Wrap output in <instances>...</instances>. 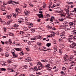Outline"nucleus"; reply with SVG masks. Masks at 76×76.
Listing matches in <instances>:
<instances>
[{
  "instance_id": "1",
  "label": "nucleus",
  "mask_w": 76,
  "mask_h": 76,
  "mask_svg": "<svg viewBox=\"0 0 76 76\" xmlns=\"http://www.w3.org/2000/svg\"><path fill=\"white\" fill-rule=\"evenodd\" d=\"M39 13H41V14H36V15H37V16H38V17H39V18H43V15H42V12L39 11Z\"/></svg>"
},
{
  "instance_id": "2",
  "label": "nucleus",
  "mask_w": 76,
  "mask_h": 76,
  "mask_svg": "<svg viewBox=\"0 0 76 76\" xmlns=\"http://www.w3.org/2000/svg\"><path fill=\"white\" fill-rule=\"evenodd\" d=\"M44 67V65L42 64L40 66H39L37 70H41V69H42V68H43V67Z\"/></svg>"
},
{
  "instance_id": "3",
  "label": "nucleus",
  "mask_w": 76,
  "mask_h": 76,
  "mask_svg": "<svg viewBox=\"0 0 76 76\" xmlns=\"http://www.w3.org/2000/svg\"><path fill=\"white\" fill-rule=\"evenodd\" d=\"M12 53L14 57H18V55H16L15 54V50H12Z\"/></svg>"
},
{
  "instance_id": "4",
  "label": "nucleus",
  "mask_w": 76,
  "mask_h": 76,
  "mask_svg": "<svg viewBox=\"0 0 76 76\" xmlns=\"http://www.w3.org/2000/svg\"><path fill=\"white\" fill-rule=\"evenodd\" d=\"M69 39H76V37L74 38V37L72 35H70L69 36Z\"/></svg>"
},
{
  "instance_id": "5",
  "label": "nucleus",
  "mask_w": 76,
  "mask_h": 76,
  "mask_svg": "<svg viewBox=\"0 0 76 76\" xmlns=\"http://www.w3.org/2000/svg\"><path fill=\"white\" fill-rule=\"evenodd\" d=\"M53 19H54V17H51L50 19V21L51 22V23H53Z\"/></svg>"
},
{
  "instance_id": "6",
  "label": "nucleus",
  "mask_w": 76,
  "mask_h": 76,
  "mask_svg": "<svg viewBox=\"0 0 76 76\" xmlns=\"http://www.w3.org/2000/svg\"><path fill=\"white\" fill-rule=\"evenodd\" d=\"M5 56L6 57H8L9 56V53H6L5 54Z\"/></svg>"
},
{
  "instance_id": "7",
  "label": "nucleus",
  "mask_w": 76,
  "mask_h": 76,
  "mask_svg": "<svg viewBox=\"0 0 76 76\" xmlns=\"http://www.w3.org/2000/svg\"><path fill=\"white\" fill-rule=\"evenodd\" d=\"M75 46L73 45H71L70 46V47L71 49H74L75 48Z\"/></svg>"
},
{
  "instance_id": "8",
  "label": "nucleus",
  "mask_w": 76,
  "mask_h": 76,
  "mask_svg": "<svg viewBox=\"0 0 76 76\" xmlns=\"http://www.w3.org/2000/svg\"><path fill=\"white\" fill-rule=\"evenodd\" d=\"M67 40L68 41H69V42H73V40L69 38L67 39Z\"/></svg>"
},
{
  "instance_id": "9",
  "label": "nucleus",
  "mask_w": 76,
  "mask_h": 76,
  "mask_svg": "<svg viewBox=\"0 0 76 76\" xmlns=\"http://www.w3.org/2000/svg\"><path fill=\"white\" fill-rule=\"evenodd\" d=\"M61 8H59L58 10H57V11H56V12H58V13H60V12H61Z\"/></svg>"
},
{
  "instance_id": "10",
  "label": "nucleus",
  "mask_w": 76,
  "mask_h": 76,
  "mask_svg": "<svg viewBox=\"0 0 76 76\" xmlns=\"http://www.w3.org/2000/svg\"><path fill=\"white\" fill-rule=\"evenodd\" d=\"M15 50H16L17 51H21V50H20L19 48H14Z\"/></svg>"
},
{
  "instance_id": "11",
  "label": "nucleus",
  "mask_w": 76,
  "mask_h": 76,
  "mask_svg": "<svg viewBox=\"0 0 76 76\" xmlns=\"http://www.w3.org/2000/svg\"><path fill=\"white\" fill-rule=\"evenodd\" d=\"M16 12H17V13H19V9L18 8H17L15 9Z\"/></svg>"
},
{
  "instance_id": "12",
  "label": "nucleus",
  "mask_w": 76,
  "mask_h": 76,
  "mask_svg": "<svg viewBox=\"0 0 76 76\" xmlns=\"http://www.w3.org/2000/svg\"><path fill=\"white\" fill-rule=\"evenodd\" d=\"M29 13V12L28 11H26V12L25 14V15H27V16H28L29 15V14H28Z\"/></svg>"
},
{
  "instance_id": "13",
  "label": "nucleus",
  "mask_w": 76,
  "mask_h": 76,
  "mask_svg": "<svg viewBox=\"0 0 76 76\" xmlns=\"http://www.w3.org/2000/svg\"><path fill=\"white\" fill-rule=\"evenodd\" d=\"M75 65V62H72L71 64V66H74Z\"/></svg>"
},
{
  "instance_id": "14",
  "label": "nucleus",
  "mask_w": 76,
  "mask_h": 76,
  "mask_svg": "<svg viewBox=\"0 0 76 76\" xmlns=\"http://www.w3.org/2000/svg\"><path fill=\"white\" fill-rule=\"evenodd\" d=\"M50 66V64H46L45 67H48H48H50V66Z\"/></svg>"
},
{
  "instance_id": "15",
  "label": "nucleus",
  "mask_w": 76,
  "mask_h": 76,
  "mask_svg": "<svg viewBox=\"0 0 76 76\" xmlns=\"http://www.w3.org/2000/svg\"><path fill=\"white\" fill-rule=\"evenodd\" d=\"M8 42H10V45H11V44H12V40L11 39H9V41H8Z\"/></svg>"
},
{
  "instance_id": "16",
  "label": "nucleus",
  "mask_w": 76,
  "mask_h": 76,
  "mask_svg": "<svg viewBox=\"0 0 76 76\" xmlns=\"http://www.w3.org/2000/svg\"><path fill=\"white\" fill-rule=\"evenodd\" d=\"M61 38H64V34H62L61 35Z\"/></svg>"
},
{
  "instance_id": "17",
  "label": "nucleus",
  "mask_w": 76,
  "mask_h": 76,
  "mask_svg": "<svg viewBox=\"0 0 76 76\" xmlns=\"http://www.w3.org/2000/svg\"><path fill=\"white\" fill-rule=\"evenodd\" d=\"M1 71H3L4 72H5L6 71V69L2 68L1 69Z\"/></svg>"
},
{
  "instance_id": "18",
  "label": "nucleus",
  "mask_w": 76,
  "mask_h": 76,
  "mask_svg": "<svg viewBox=\"0 0 76 76\" xmlns=\"http://www.w3.org/2000/svg\"><path fill=\"white\" fill-rule=\"evenodd\" d=\"M51 43H48L46 44V45L47 47H50V46H51Z\"/></svg>"
},
{
  "instance_id": "19",
  "label": "nucleus",
  "mask_w": 76,
  "mask_h": 76,
  "mask_svg": "<svg viewBox=\"0 0 76 76\" xmlns=\"http://www.w3.org/2000/svg\"><path fill=\"white\" fill-rule=\"evenodd\" d=\"M1 23H2V24H3L4 25V24H6V22H5V21H2Z\"/></svg>"
},
{
  "instance_id": "20",
  "label": "nucleus",
  "mask_w": 76,
  "mask_h": 76,
  "mask_svg": "<svg viewBox=\"0 0 76 76\" xmlns=\"http://www.w3.org/2000/svg\"><path fill=\"white\" fill-rule=\"evenodd\" d=\"M37 45H41V43L40 42H37Z\"/></svg>"
},
{
  "instance_id": "21",
  "label": "nucleus",
  "mask_w": 76,
  "mask_h": 76,
  "mask_svg": "<svg viewBox=\"0 0 76 76\" xmlns=\"http://www.w3.org/2000/svg\"><path fill=\"white\" fill-rule=\"evenodd\" d=\"M47 69H48V70H50V71H51V69H51V67H49Z\"/></svg>"
},
{
  "instance_id": "22",
  "label": "nucleus",
  "mask_w": 76,
  "mask_h": 76,
  "mask_svg": "<svg viewBox=\"0 0 76 76\" xmlns=\"http://www.w3.org/2000/svg\"><path fill=\"white\" fill-rule=\"evenodd\" d=\"M47 30H48V31H50L51 29V28L50 27V26H48V28H47Z\"/></svg>"
},
{
  "instance_id": "23",
  "label": "nucleus",
  "mask_w": 76,
  "mask_h": 76,
  "mask_svg": "<svg viewBox=\"0 0 76 76\" xmlns=\"http://www.w3.org/2000/svg\"><path fill=\"white\" fill-rule=\"evenodd\" d=\"M31 31L32 32H35V30L33 29H30Z\"/></svg>"
},
{
  "instance_id": "24",
  "label": "nucleus",
  "mask_w": 76,
  "mask_h": 76,
  "mask_svg": "<svg viewBox=\"0 0 76 76\" xmlns=\"http://www.w3.org/2000/svg\"><path fill=\"white\" fill-rule=\"evenodd\" d=\"M73 34H74V38H75V37H76V32L74 33Z\"/></svg>"
},
{
  "instance_id": "25",
  "label": "nucleus",
  "mask_w": 76,
  "mask_h": 76,
  "mask_svg": "<svg viewBox=\"0 0 76 76\" xmlns=\"http://www.w3.org/2000/svg\"><path fill=\"white\" fill-rule=\"evenodd\" d=\"M10 21H8L7 23V25H10Z\"/></svg>"
},
{
  "instance_id": "26",
  "label": "nucleus",
  "mask_w": 76,
  "mask_h": 76,
  "mask_svg": "<svg viewBox=\"0 0 76 76\" xmlns=\"http://www.w3.org/2000/svg\"><path fill=\"white\" fill-rule=\"evenodd\" d=\"M29 25H30L31 26V27H29V28H31V27H33V26H32V25H33V24H32V23H30L29 24Z\"/></svg>"
},
{
  "instance_id": "27",
  "label": "nucleus",
  "mask_w": 76,
  "mask_h": 76,
  "mask_svg": "<svg viewBox=\"0 0 76 76\" xmlns=\"http://www.w3.org/2000/svg\"><path fill=\"white\" fill-rule=\"evenodd\" d=\"M73 23H72V22H70L69 23V26H73Z\"/></svg>"
},
{
  "instance_id": "28",
  "label": "nucleus",
  "mask_w": 76,
  "mask_h": 76,
  "mask_svg": "<svg viewBox=\"0 0 76 76\" xmlns=\"http://www.w3.org/2000/svg\"><path fill=\"white\" fill-rule=\"evenodd\" d=\"M53 36V34H51L49 36L47 35V37H52Z\"/></svg>"
},
{
  "instance_id": "29",
  "label": "nucleus",
  "mask_w": 76,
  "mask_h": 76,
  "mask_svg": "<svg viewBox=\"0 0 76 76\" xmlns=\"http://www.w3.org/2000/svg\"><path fill=\"white\" fill-rule=\"evenodd\" d=\"M66 68H65V67H64V66H63V68H62V69L63 70H66Z\"/></svg>"
},
{
  "instance_id": "30",
  "label": "nucleus",
  "mask_w": 76,
  "mask_h": 76,
  "mask_svg": "<svg viewBox=\"0 0 76 76\" xmlns=\"http://www.w3.org/2000/svg\"><path fill=\"white\" fill-rule=\"evenodd\" d=\"M36 37H37L36 36ZM37 39H40V38H41V36H38L37 37Z\"/></svg>"
},
{
  "instance_id": "31",
  "label": "nucleus",
  "mask_w": 76,
  "mask_h": 76,
  "mask_svg": "<svg viewBox=\"0 0 76 76\" xmlns=\"http://www.w3.org/2000/svg\"><path fill=\"white\" fill-rule=\"evenodd\" d=\"M59 20L60 21H61V22L63 21V20H64V19H59Z\"/></svg>"
},
{
  "instance_id": "32",
  "label": "nucleus",
  "mask_w": 76,
  "mask_h": 76,
  "mask_svg": "<svg viewBox=\"0 0 76 76\" xmlns=\"http://www.w3.org/2000/svg\"><path fill=\"white\" fill-rule=\"evenodd\" d=\"M46 17L47 18H49V17H50V15L48 14L46 16Z\"/></svg>"
},
{
  "instance_id": "33",
  "label": "nucleus",
  "mask_w": 76,
  "mask_h": 76,
  "mask_svg": "<svg viewBox=\"0 0 76 76\" xmlns=\"http://www.w3.org/2000/svg\"><path fill=\"white\" fill-rule=\"evenodd\" d=\"M54 52H56L57 49L56 48H54Z\"/></svg>"
},
{
  "instance_id": "34",
  "label": "nucleus",
  "mask_w": 76,
  "mask_h": 76,
  "mask_svg": "<svg viewBox=\"0 0 76 76\" xmlns=\"http://www.w3.org/2000/svg\"><path fill=\"white\" fill-rule=\"evenodd\" d=\"M20 34H23V31H20Z\"/></svg>"
},
{
  "instance_id": "35",
  "label": "nucleus",
  "mask_w": 76,
  "mask_h": 76,
  "mask_svg": "<svg viewBox=\"0 0 76 76\" xmlns=\"http://www.w3.org/2000/svg\"><path fill=\"white\" fill-rule=\"evenodd\" d=\"M13 16L14 18H16V15H15L14 13L13 14Z\"/></svg>"
},
{
  "instance_id": "36",
  "label": "nucleus",
  "mask_w": 76,
  "mask_h": 76,
  "mask_svg": "<svg viewBox=\"0 0 76 76\" xmlns=\"http://www.w3.org/2000/svg\"><path fill=\"white\" fill-rule=\"evenodd\" d=\"M66 14L67 15H68V16H70V15H69V11L66 12Z\"/></svg>"
},
{
  "instance_id": "37",
  "label": "nucleus",
  "mask_w": 76,
  "mask_h": 76,
  "mask_svg": "<svg viewBox=\"0 0 76 76\" xmlns=\"http://www.w3.org/2000/svg\"><path fill=\"white\" fill-rule=\"evenodd\" d=\"M61 46L62 48H64V45H63V44H61Z\"/></svg>"
},
{
  "instance_id": "38",
  "label": "nucleus",
  "mask_w": 76,
  "mask_h": 76,
  "mask_svg": "<svg viewBox=\"0 0 76 76\" xmlns=\"http://www.w3.org/2000/svg\"><path fill=\"white\" fill-rule=\"evenodd\" d=\"M8 3L9 4H10V3H12V1H8Z\"/></svg>"
},
{
  "instance_id": "39",
  "label": "nucleus",
  "mask_w": 76,
  "mask_h": 76,
  "mask_svg": "<svg viewBox=\"0 0 76 76\" xmlns=\"http://www.w3.org/2000/svg\"><path fill=\"white\" fill-rule=\"evenodd\" d=\"M10 36H12V37H13V36H14V34H13V33H12L10 35Z\"/></svg>"
},
{
  "instance_id": "40",
  "label": "nucleus",
  "mask_w": 76,
  "mask_h": 76,
  "mask_svg": "<svg viewBox=\"0 0 76 76\" xmlns=\"http://www.w3.org/2000/svg\"><path fill=\"white\" fill-rule=\"evenodd\" d=\"M72 68H75V65H71Z\"/></svg>"
},
{
  "instance_id": "41",
  "label": "nucleus",
  "mask_w": 76,
  "mask_h": 76,
  "mask_svg": "<svg viewBox=\"0 0 76 76\" xmlns=\"http://www.w3.org/2000/svg\"><path fill=\"white\" fill-rule=\"evenodd\" d=\"M38 64H39V65L40 66H41V65H42L41 63V62H39Z\"/></svg>"
},
{
  "instance_id": "42",
  "label": "nucleus",
  "mask_w": 76,
  "mask_h": 76,
  "mask_svg": "<svg viewBox=\"0 0 76 76\" xmlns=\"http://www.w3.org/2000/svg\"><path fill=\"white\" fill-rule=\"evenodd\" d=\"M18 26H19L16 24H15V25H14V27H18Z\"/></svg>"
},
{
  "instance_id": "43",
  "label": "nucleus",
  "mask_w": 76,
  "mask_h": 76,
  "mask_svg": "<svg viewBox=\"0 0 76 76\" xmlns=\"http://www.w3.org/2000/svg\"><path fill=\"white\" fill-rule=\"evenodd\" d=\"M37 74H38V75H41V73L40 72H37V73H36Z\"/></svg>"
},
{
  "instance_id": "44",
  "label": "nucleus",
  "mask_w": 76,
  "mask_h": 76,
  "mask_svg": "<svg viewBox=\"0 0 76 76\" xmlns=\"http://www.w3.org/2000/svg\"><path fill=\"white\" fill-rule=\"evenodd\" d=\"M34 69H35V70H36V71H37V66H35L34 68Z\"/></svg>"
},
{
  "instance_id": "45",
  "label": "nucleus",
  "mask_w": 76,
  "mask_h": 76,
  "mask_svg": "<svg viewBox=\"0 0 76 76\" xmlns=\"http://www.w3.org/2000/svg\"><path fill=\"white\" fill-rule=\"evenodd\" d=\"M8 43H9V41L5 42L4 44H8Z\"/></svg>"
},
{
  "instance_id": "46",
  "label": "nucleus",
  "mask_w": 76,
  "mask_h": 76,
  "mask_svg": "<svg viewBox=\"0 0 76 76\" xmlns=\"http://www.w3.org/2000/svg\"><path fill=\"white\" fill-rule=\"evenodd\" d=\"M41 61H42L43 62H46V61H45L44 60H42Z\"/></svg>"
},
{
  "instance_id": "47",
  "label": "nucleus",
  "mask_w": 76,
  "mask_h": 76,
  "mask_svg": "<svg viewBox=\"0 0 76 76\" xmlns=\"http://www.w3.org/2000/svg\"><path fill=\"white\" fill-rule=\"evenodd\" d=\"M68 61V60H65L64 61V63H65V62L67 61Z\"/></svg>"
},
{
  "instance_id": "48",
  "label": "nucleus",
  "mask_w": 76,
  "mask_h": 76,
  "mask_svg": "<svg viewBox=\"0 0 76 76\" xmlns=\"http://www.w3.org/2000/svg\"><path fill=\"white\" fill-rule=\"evenodd\" d=\"M53 30H56V28H55V27H53V28H52Z\"/></svg>"
},
{
  "instance_id": "49",
  "label": "nucleus",
  "mask_w": 76,
  "mask_h": 76,
  "mask_svg": "<svg viewBox=\"0 0 76 76\" xmlns=\"http://www.w3.org/2000/svg\"><path fill=\"white\" fill-rule=\"evenodd\" d=\"M3 5H6L7 4L5 3V2H4L3 3Z\"/></svg>"
},
{
  "instance_id": "50",
  "label": "nucleus",
  "mask_w": 76,
  "mask_h": 76,
  "mask_svg": "<svg viewBox=\"0 0 76 76\" xmlns=\"http://www.w3.org/2000/svg\"><path fill=\"white\" fill-rule=\"evenodd\" d=\"M46 38L48 39V40H46V41H49V40H50V39H48V38L47 37Z\"/></svg>"
},
{
  "instance_id": "51",
  "label": "nucleus",
  "mask_w": 76,
  "mask_h": 76,
  "mask_svg": "<svg viewBox=\"0 0 76 76\" xmlns=\"http://www.w3.org/2000/svg\"><path fill=\"white\" fill-rule=\"evenodd\" d=\"M49 19H50V18H47L46 19V21H48V20H49Z\"/></svg>"
},
{
  "instance_id": "52",
  "label": "nucleus",
  "mask_w": 76,
  "mask_h": 76,
  "mask_svg": "<svg viewBox=\"0 0 76 76\" xmlns=\"http://www.w3.org/2000/svg\"><path fill=\"white\" fill-rule=\"evenodd\" d=\"M0 51H2V49H1V47H0Z\"/></svg>"
},
{
  "instance_id": "53",
  "label": "nucleus",
  "mask_w": 76,
  "mask_h": 76,
  "mask_svg": "<svg viewBox=\"0 0 76 76\" xmlns=\"http://www.w3.org/2000/svg\"><path fill=\"white\" fill-rule=\"evenodd\" d=\"M1 42L2 44L3 45H4V42H2V41H1Z\"/></svg>"
},
{
  "instance_id": "54",
  "label": "nucleus",
  "mask_w": 76,
  "mask_h": 76,
  "mask_svg": "<svg viewBox=\"0 0 76 76\" xmlns=\"http://www.w3.org/2000/svg\"><path fill=\"white\" fill-rule=\"evenodd\" d=\"M34 10V12H37V11L35 9Z\"/></svg>"
},
{
  "instance_id": "55",
  "label": "nucleus",
  "mask_w": 76,
  "mask_h": 76,
  "mask_svg": "<svg viewBox=\"0 0 76 76\" xmlns=\"http://www.w3.org/2000/svg\"><path fill=\"white\" fill-rule=\"evenodd\" d=\"M12 15L11 14H10V15H9V18H11V17H12Z\"/></svg>"
},
{
  "instance_id": "56",
  "label": "nucleus",
  "mask_w": 76,
  "mask_h": 76,
  "mask_svg": "<svg viewBox=\"0 0 76 76\" xmlns=\"http://www.w3.org/2000/svg\"><path fill=\"white\" fill-rule=\"evenodd\" d=\"M13 2H14L15 4H18V2H15V1H13Z\"/></svg>"
},
{
  "instance_id": "57",
  "label": "nucleus",
  "mask_w": 76,
  "mask_h": 76,
  "mask_svg": "<svg viewBox=\"0 0 76 76\" xmlns=\"http://www.w3.org/2000/svg\"><path fill=\"white\" fill-rule=\"evenodd\" d=\"M35 39V38H31V40H35V39Z\"/></svg>"
},
{
  "instance_id": "58",
  "label": "nucleus",
  "mask_w": 76,
  "mask_h": 76,
  "mask_svg": "<svg viewBox=\"0 0 76 76\" xmlns=\"http://www.w3.org/2000/svg\"><path fill=\"white\" fill-rule=\"evenodd\" d=\"M7 18H8V19H9V15H8L7 16Z\"/></svg>"
},
{
  "instance_id": "59",
  "label": "nucleus",
  "mask_w": 76,
  "mask_h": 76,
  "mask_svg": "<svg viewBox=\"0 0 76 76\" xmlns=\"http://www.w3.org/2000/svg\"><path fill=\"white\" fill-rule=\"evenodd\" d=\"M61 73L62 74H63L64 73V72L61 71Z\"/></svg>"
},
{
  "instance_id": "60",
  "label": "nucleus",
  "mask_w": 76,
  "mask_h": 76,
  "mask_svg": "<svg viewBox=\"0 0 76 76\" xmlns=\"http://www.w3.org/2000/svg\"><path fill=\"white\" fill-rule=\"evenodd\" d=\"M74 10L75 11V13H76V8H75L74 9Z\"/></svg>"
},
{
  "instance_id": "61",
  "label": "nucleus",
  "mask_w": 76,
  "mask_h": 76,
  "mask_svg": "<svg viewBox=\"0 0 76 76\" xmlns=\"http://www.w3.org/2000/svg\"><path fill=\"white\" fill-rule=\"evenodd\" d=\"M26 50H27V51H29V48H26Z\"/></svg>"
},
{
  "instance_id": "62",
  "label": "nucleus",
  "mask_w": 76,
  "mask_h": 76,
  "mask_svg": "<svg viewBox=\"0 0 76 76\" xmlns=\"http://www.w3.org/2000/svg\"><path fill=\"white\" fill-rule=\"evenodd\" d=\"M6 37L5 36H3V38H6Z\"/></svg>"
},
{
  "instance_id": "63",
  "label": "nucleus",
  "mask_w": 76,
  "mask_h": 76,
  "mask_svg": "<svg viewBox=\"0 0 76 76\" xmlns=\"http://www.w3.org/2000/svg\"><path fill=\"white\" fill-rule=\"evenodd\" d=\"M37 22H40V19H38V20H37Z\"/></svg>"
},
{
  "instance_id": "64",
  "label": "nucleus",
  "mask_w": 76,
  "mask_h": 76,
  "mask_svg": "<svg viewBox=\"0 0 76 76\" xmlns=\"http://www.w3.org/2000/svg\"><path fill=\"white\" fill-rule=\"evenodd\" d=\"M24 6H26V7L27 6V5H26V4H24Z\"/></svg>"
}]
</instances>
